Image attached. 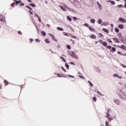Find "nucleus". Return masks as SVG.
I'll list each match as a JSON object with an SVG mask.
<instances>
[{
    "instance_id": "24",
    "label": "nucleus",
    "mask_w": 126,
    "mask_h": 126,
    "mask_svg": "<svg viewBox=\"0 0 126 126\" xmlns=\"http://www.w3.org/2000/svg\"><path fill=\"white\" fill-rule=\"evenodd\" d=\"M118 36L119 39H121V38H122V32H119Z\"/></svg>"
},
{
    "instance_id": "13",
    "label": "nucleus",
    "mask_w": 126,
    "mask_h": 126,
    "mask_svg": "<svg viewBox=\"0 0 126 126\" xmlns=\"http://www.w3.org/2000/svg\"><path fill=\"white\" fill-rule=\"evenodd\" d=\"M88 28L90 30V31H93L94 32H95V29H93L92 27H89Z\"/></svg>"
},
{
    "instance_id": "11",
    "label": "nucleus",
    "mask_w": 126,
    "mask_h": 126,
    "mask_svg": "<svg viewBox=\"0 0 126 126\" xmlns=\"http://www.w3.org/2000/svg\"><path fill=\"white\" fill-rule=\"evenodd\" d=\"M3 82L4 83V84H5L4 85L5 86H7V85H8L9 84V83H8V81H7L6 80H4Z\"/></svg>"
},
{
    "instance_id": "2",
    "label": "nucleus",
    "mask_w": 126,
    "mask_h": 126,
    "mask_svg": "<svg viewBox=\"0 0 126 126\" xmlns=\"http://www.w3.org/2000/svg\"><path fill=\"white\" fill-rule=\"evenodd\" d=\"M84 3L88 6H92L93 5V1L92 0H86Z\"/></svg>"
},
{
    "instance_id": "19",
    "label": "nucleus",
    "mask_w": 126,
    "mask_h": 126,
    "mask_svg": "<svg viewBox=\"0 0 126 126\" xmlns=\"http://www.w3.org/2000/svg\"><path fill=\"white\" fill-rule=\"evenodd\" d=\"M97 3L100 9H102V5H101V4H100V3H99V2L98 1L97 2Z\"/></svg>"
},
{
    "instance_id": "21",
    "label": "nucleus",
    "mask_w": 126,
    "mask_h": 126,
    "mask_svg": "<svg viewBox=\"0 0 126 126\" xmlns=\"http://www.w3.org/2000/svg\"><path fill=\"white\" fill-rule=\"evenodd\" d=\"M63 35H64V36H67V37L69 36V35H68L67 32H63Z\"/></svg>"
},
{
    "instance_id": "5",
    "label": "nucleus",
    "mask_w": 126,
    "mask_h": 126,
    "mask_svg": "<svg viewBox=\"0 0 126 126\" xmlns=\"http://www.w3.org/2000/svg\"><path fill=\"white\" fill-rule=\"evenodd\" d=\"M114 76H115V77H117V78H119V79H123V76H119V74H118L117 73H115Z\"/></svg>"
},
{
    "instance_id": "60",
    "label": "nucleus",
    "mask_w": 126,
    "mask_h": 126,
    "mask_svg": "<svg viewBox=\"0 0 126 126\" xmlns=\"http://www.w3.org/2000/svg\"><path fill=\"white\" fill-rule=\"evenodd\" d=\"M29 12L32 15H33V12H32V11H31V10H29Z\"/></svg>"
},
{
    "instance_id": "28",
    "label": "nucleus",
    "mask_w": 126,
    "mask_h": 126,
    "mask_svg": "<svg viewBox=\"0 0 126 126\" xmlns=\"http://www.w3.org/2000/svg\"><path fill=\"white\" fill-rule=\"evenodd\" d=\"M98 24H102V20L101 19H99L98 20Z\"/></svg>"
},
{
    "instance_id": "40",
    "label": "nucleus",
    "mask_w": 126,
    "mask_h": 126,
    "mask_svg": "<svg viewBox=\"0 0 126 126\" xmlns=\"http://www.w3.org/2000/svg\"><path fill=\"white\" fill-rule=\"evenodd\" d=\"M88 83H89L90 86H93V84H92V83H91V81H88Z\"/></svg>"
},
{
    "instance_id": "10",
    "label": "nucleus",
    "mask_w": 126,
    "mask_h": 126,
    "mask_svg": "<svg viewBox=\"0 0 126 126\" xmlns=\"http://www.w3.org/2000/svg\"><path fill=\"white\" fill-rule=\"evenodd\" d=\"M112 39L113 40H114V42H115V43H120V40H119V39L117 38H113Z\"/></svg>"
},
{
    "instance_id": "14",
    "label": "nucleus",
    "mask_w": 126,
    "mask_h": 126,
    "mask_svg": "<svg viewBox=\"0 0 126 126\" xmlns=\"http://www.w3.org/2000/svg\"><path fill=\"white\" fill-rule=\"evenodd\" d=\"M90 38H91L92 39H96V35L93 34V35H91L90 36Z\"/></svg>"
},
{
    "instance_id": "8",
    "label": "nucleus",
    "mask_w": 126,
    "mask_h": 126,
    "mask_svg": "<svg viewBox=\"0 0 126 126\" xmlns=\"http://www.w3.org/2000/svg\"><path fill=\"white\" fill-rule=\"evenodd\" d=\"M49 35H50V37H52V39L53 40H55L56 42H58V40H57L55 38V35H54V34H52L50 33H49Z\"/></svg>"
},
{
    "instance_id": "12",
    "label": "nucleus",
    "mask_w": 126,
    "mask_h": 126,
    "mask_svg": "<svg viewBox=\"0 0 126 126\" xmlns=\"http://www.w3.org/2000/svg\"><path fill=\"white\" fill-rule=\"evenodd\" d=\"M110 52H112V53H115L116 52V48L112 47L111 49L110 50Z\"/></svg>"
},
{
    "instance_id": "36",
    "label": "nucleus",
    "mask_w": 126,
    "mask_h": 126,
    "mask_svg": "<svg viewBox=\"0 0 126 126\" xmlns=\"http://www.w3.org/2000/svg\"><path fill=\"white\" fill-rule=\"evenodd\" d=\"M91 22L92 23H94V24L95 23V20H94L93 19H91Z\"/></svg>"
},
{
    "instance_id": "43",
    "label": "nucleus",
    "mask_w": 126,
    "mask_h": 126,
    "mask_svg": "<svg viewBox=\"0 0 126 126\" xmlns=\"http://www.w3.org/2000/svg\"><path fill=\"white\" fill-rule=\"evenodd\" d=\"M61 68L63 69V71L66 72V70H65V69H64V68L63 66H62Z\"/></svg>"
},
{
    "instance_id": "25",
    "label": "nucleus",
    "mask_w": 126,
    "mask_h": 126,
    "mask_svg": "<svg viewBox=\"0 0 126 126\" xmlns=\"http://www.w3.org/2000/svg\"><path fill=\"white\" fill-rule=\"evenodd\" d=\"M67 19L70 22L72 21V19H71V18H70V17H69V16H67Z\"/></svg>"
},
{
    "instance_id": "48",
    "label": "nucleus",
    "mask_w": 126,
    "mask_h": 126,
    "mask_svg": "<svg viewBox=\"0 0 126 126\" xmlns=\"http://www.w3.org/2000/svg\"><path fill=\"white\" fill-rule=\"evenodd\" d=\"M110 2H111V3L113 5L116 4V3H115V1H110Z\"/></svg>"
},
{
    "instance_id": "3",
    "label": "nucleus",
    "mask_w": 126,
    "mask_h": 126,
    "mask_svg": "<svg viewBox=\"0 0 126 126\" xmlns=\"http://www.w3.org/2000/svg\"><path fill=\"white\" fill-rule=\"evenodd\" d=\"M117 47L120 48V49H123V50H125V51H126V46L124 45H122L121 46L118 45Z\"/></svg>"
},
{
    "instance_id": "49",
    "label": "nucleus",
    "mask_w": 126,
    "mask_h": 126,
    "mask_svg": "<svg viewBox=\"0 0 126 126\" xmlns=\"http://www.w3.org/2000/svg\"><path fill=\"white\" fill-rule=\"evenodd\" d=\"M67 76H68L69 77H72V78H74V76L70 75H67Z\"/></svg>"
},
{
    "instance_id": "56",
    "label": "nucleus",
    "mask_w": 126,
    "mask_h": 126,
    "mask_svg": "<svg viewBox=\"0 0 126 126\" xmlns=\"http://www.w3.org/2000/svg\"><path fill=\"white\" fill-rule=\"evenodd\" d=\"M99 34L100 36H101V37H104V35L101 33H99Z\"/></svg>"
},
{
    "instance_id": "44",
    "label": "nucleus",
    "mask_w": 126,
    "mask_h": 126,
    "mask_svg": "<svg viewBox=\"0 0 126 126\" xmlns=\"http://www.w3.org/2000/svg\"><path fill=\"white\" fill-rule=\"evenodd\" d=\"M20 6H24V5H25V4L24 3H20Z\"/></svg>"
},
{
    "instance_id": "46",
    "label": "nucleus",
    "mask_w": 126,
    "mask_h": 126,
    "mask_svg": "<svg viewBox=\"0 0 126 126\" xmlns=\"http://www.w3.org/2000/svg\"><path fill=\"white\" fill-rule=\"evenodd\" d=\"M121 66H123V67H124V68H126V66L124 64H121Z\"/></svg>"
},
{
    "instance_id": "58",
    "label": "nucleus",
    "mask_w": 126,
    "mask_h": 126,
    "mask_svg": "<svg viewBox=\"0 0 126 126\" xmlns=\"http://www.w3.org/2000/svg\"><path fill=\"white\" fill-rule=\"evenodd\" d=\"M57 75L58 76H59V77H62V76H61V74L60 73H58Z\"/></svg>"
},
{
    "instance_id": "15",
    "label": "nucleus",
    "mask_w": 126,
    "mask_h": 126,
    "mask_svg": "<svg viewBox=\"0 0 126 126\" xmlns=\"http://www.w3.org/2000/svg\"><path fill=\"white\" fill-rule=\"evenodd\" d=\"M118 27L120 29H124V25L123 24H120L118 25Z\"/></svg>"
},
{
    "instance_id": "53",
    "label": "nucleus",
    "mask_w": 126,
    "mask_h": 126,
    "mask_svg": "<svg viewBox=\"0 0 126 126\" xmlns=\"http://www.w3.org/2000/svg\"><path fill=\"white\" fill-rule=\"evenodd\" d=\"M117 54H118V55H123V53H122L121 52H120V51H118V52H117Z\"/></svg>"
},
{
    "instance_id": "41",
    "label": "nucleus",
    "mask_w": 126,
    "mask_h": 126,
    "mask_svg": "<svg viewBox=\"0 0 126 126\" xmlns=\"http://www.w3.org/2000/svg\"><path fill=\"white\" fill-rule=\"evenodd\" d=\"M70 35L71 36L72 38H74V39H76V38H77L76 36H74V35H72L71 33H70Z\"/></svg>"
},
{
    "instance_id": "59",
    "label": "nucleus",
    "mask_w": 126,
    "mask_h": 126,
    "mask_svg": "<svg viewBox=\"0 0 126 126\" xmlns=\"http://www.w3.org/2000/svg\"><path fill=\"white\" fill-rule=\"evenodd\" d=\"M2 89V85H1V84H0V89Z\"/></svg>"
},
{
    "instance_id": "30",
    "label": "nucleus",
    "mask_w": 126,
    "mask_h": 126,
    "mask_svg": "<svg viewBox=\"0 0 126 126\" xmlns=\"http://www.w3.org/2000/svg\"><path fill=\"white\" fill-rule=\"evenodd\" d=\"M45 42L47 43V44H50V41H49V39H46L45 40Z\"/></svg>"
},
{
    "instance_id": "42",
    "label": "nucleus",
    "mask_w": 126,
    "mask_h": 126,
    "mask_svg": "<svg viewBox=\"0 0 126 126\" xmlns=\"http://www.w3.org/2000/svg\"><path fill=\"white\" fill-rule=\"evenodd\" d=\"M66 48L68 49V50H70L71 48H70V45H66Z\"/></svg>"
},
{
    "instance_id": "20",
    "label": "nucleus",
    "mask_w": 126,
    "mask_h": 126,
    "mask_svg": "<svg viewBox=\"0 0 126 126\" xmlns=\"http://www.w3.org/2000/svg\"><path fill=\"white\" fill-rule=\"evenodd\" d=\"M57 29L59 31H63V29L62 28H60V27H57Z\"/></svg>"
},
{
    "instance_id": "26",
    "label": "nucleus",
    "mask_w": 126,
    "mask_h": 126,
    "mask_svg": "<svg viewBox=\"0 0 126 126\" xmlns=\"http://www.w3.org/2000/svg\"><path fill=\"white\" fill-rule=\"evenodd\" d=\"M29 5H31L32 7H35V6H36V5L34 3H30Z\"/></svg>"
},
{
    "instance_id": "23",
    "label": "nucleus",
    "mask_w": 126,
    "mask_h": 126,
    "mask_svg": "<svg viewBox=\"0 0 126 126\" xmlns=\"http://www.w3.org/2000/svg\"><path fill=\"white\" fill-rule=\"evenodd\" d=\"M107 118L108 119V120L110 123H111V121H113V119L110 117H107Z\"/></svg>"
},
{
    "instance_id": "4",
    "label": "nucleus",
    "mask_w": 126,
    "mask_h": 126,
    "mask_svg": "<svg viewBox=\"0 0 126 126\" xmlns=\"http://www.w3.org/2000/svg\"><path fill=\"white\" fill-rule=\"evenodd\" d=\"M120 22H122V23H126V19H123V18L121 17L119 18Z\"/></svg>"
},
{
    "instance_id": "29",
    "label": "nucleus",
    "mask_w": 126,
    "mask_h": 126,
    "mask_svg": "<svg viewBox=\"0 0 126 126\" xmlns=\"http://www.w3.org/2000/svg\"><path fill=\"white\" fill-rule=\"evenodd\" d=\"M60 7H61V9H62V10H63V11H66V9H65V8H64V7H63L62 6H60Z\"/></svg>"
},
{
    "instance_id": "55",
    "label": "nucleus",
    "mask_w": 126,
    "mask_h": 126,
    "mask_svg": "<svg viewBox=\"0 0 126 126\" xmlns=\"http://www.w3.org/2000/svg\"><path fill=\"white\" fill-rule=\"evenodd\" d=\"M18 34H20V35H22V33L21 32H20V31L18 32Z\"/></svg>"
},
{
    "instance_id": "50",
    "label": "nucleus",
    "mask_w": 126,
    "mask_h": 126,
    "mask_svg": "<svg viewBox=\"0 0 126 126\" xmlns=\"http://www.w3.org/2000/svg\"><path fill=\"white\" fill-rule=\"evenodd\" d=\"M84 26H86V27H89V25L87 23L84 24Z\"/></svg>"
},
{
    "instance_id": "1",
    "label": "nucleus",
    "mask_w": 126,
    "mask_h": 126,
    "mask_svg": "<svg viewBox=\"0 0 126 126\" xmlns=\"http://www.w3.org/2000/svg\"><path fill=\"white\" fill-rule=\"evenodd\" d=\"M117 93L121 99L122 100H126V96L125 93L123 92L122 91H117Z\"/></svg>"
},
{
    "instance_id": "64",
    "label": "nucleus",
    "mask_w": 126,
    "mask_h": 126,
    "mask_svg": "<svg viewBox=\"0 0 126 126\" xmlns=\"http://www.w3.org/2000/svg\"><path fill=\"white\" fill-rule=\"evenodd\" d=\"M122 6H123V5H119L118 6V7H122Z\"/></svg>"
},
{
    "instance_id": "45",
    "label": "nucleus",
    "mask_w": 126,
    "mask_h": 126,
    "mask_svg": "<svg viewBox=\"0 0 126 126\" xmlns=\"http://www.w3.org/2000/svg\"><path fill=\"white\" fill-rule=\"evenodd\" d=\"M26 7L27 8H29V9H30V10H32V8L30 7V6H29L28 5H26Z\"/></svg>"
},
{
    "instance_id": "54",
    "label": "nucleus",
    "mask_w": 126,
    "mask_h": 126,
    "mask_svg": "<svg viewBox=\"0 0 126 126\" xmlns=\"http://www.w3.org/2000/svg\"><path fill=\"white\" fill-rule=\"evenodd\" d=\"M73 19H74V20H77V18H76V17H73Z\"/></svg>"
},
{
    "instance_id": "38",
    "label": "nucleus",
    "mask_w": 126,
    "mask_h": 126,
    "mask_svg": "<svg viewBox=\"0 0 126 126\" xmlns=\"http://www.w3.org/2000/svg\"><path fill=\"white\" fill-rule=\"evenodd\" d=\"M105 126H110V124H109V123L108 122V121H106V122H105Z\"/></svg>"
},
{
    "instance_id": "34",
    "label": "nucleus",
    "mask_w": 126,
    "mask_h": 126,
    "mask_svg": "<svg viewBox=\"0 0 126 126\" xmlns=\"http://www.w3.org/2000/svg\"><path fill=\"white\" fill-rule=\"evenodd\" d=\"M41 34L43 36H46V32H42Z\"/></svg>"
},
{
    "instance_id": "62",
    "label": "nucleus",
    "mask_w": 126,
    "mask_h": 126,
    "mask_svg": "<svg viewBox=\"0 0 126 126\" xmlns=\"http://www.w3.org/2000/svg\"><path fill=\"white\" fill-rule=\"evenodd\" d=\"M30 43H32V42H33V39H30Z\"/></svg>"
},
{
    "instance_id": "52",
    "label": "nucleus",
    "mask_w": 126,
    "mask_h": 126,
    "mask_svg": "<svg viewBox=\"0 0 126 126\" xmlns=\"http://www.w3.org/2000/svg\"><path fill=\"white\" fill-rule=\"evenodd\" d=\"M35 41H36V43H39V42H40V40H39V39H36Z\"/></svg>"
},
{
    "instance_id": "63",
    "label": "nucleus",
    "mask_w": 126,
    "mask_h": 126,
    "mask_svg": "<svg viewBox=\"0 0 126 126\" xmlns=\"http://www.w3.org/2000/svg\"><path fill=\"white\" fill-rule=\"evenodd\" d=\"M110 26H111V27L112 28H113V27H114V25H113V24H111L110 25Z\"/></svg>"
},
{
    "instance_id": "22",
    "label": "nucleus",
    "mask_w": 126,
    "mask_h": 126,
    "mask_svg": "<svg viewBox=\"0 0 126 126\" xmlns=\"http://www.w3.org/2000/svg\"><path fill=\"white\" fill-rule=\"evenodd\" d=\"M115 32H116V33H119L120 30H119V29L118 28H115L114 29Z\"/></svg>"
},
{
    "instance_id": "39",
    "label": "nucleus",
    "mask_w": 126,
    "mask_h": 126,
    "mask_svg": "<svg viewBox=\"0 0 126 126\" xmlns=\"http://www.w3.org/2000/svg\"><path fill=\"white\" fill-rule=\"evenodd\" d=\"M106 48L107 49H109L111 50V49L112 48V46H111L110 45L106 46Z\"/></svg>"
},
{
    "instance_id": "57",
    "label": "nucleus",
    "mask_w": 126,
    "mask_h": 126,
    "mask_svg": "<svg viewBox=\"0 0 126 126\" xmlns=\"http://www.w3.org/2000/svg\"><path fill=\"white\" fill-rule=\"evenodd\" d=\"M99 41L100 42V44H101V43H102V44H103V42H104V41H102V40H101V39H99Z\"/></svg>"
},
{
    "instance_id": "35",
    "label": "nucleus",
    "mask_w": 126,
    "mask_h": 126,
    "mask_svg": "<svg viewBox=\"0 0 126 126\" xmlns=\"http://www.w3.org/2000/svg\"><path fill=\"white\" fill-rule=\"evenodd\" d=\"M15 2H14L13 3H12L11 4V6L12 7H14V5H15Z\"/></svg>"
},
{
    "instance_id": "31",
    "label": "nucleus",
    "mask_w": 126,
    "mask_h": 126,
    "mask_svg": "<svg viewBox=\"0 0 126 126\" xmlns=\"http://www.w3.org/2000/svg\"><path fill=\"white\" fill-rule=\"evenodd\" d=\"M65 66L66 67L67 69H69V65L67 64V63H65Z\"/></svg>"
},
{
    "instance_id": "33",
    "label": "nucleus",
    "mask_w": 126,
    "mask_h": 126,
    "mask_svg": "<svg viewBox=\"0 0 126 126\" xmlns=\"http://www.w3.org/2000/svg\"><path fill=\"white\" fill-rule=\"evenodd\" d=\"M97 94H98V95L100 96H104V94H102L99 91H97Z\"/></svg>"
},
{
    "instance_id": "32",
    "label": "nucleus",
    "mask_w": 126,
    "mask_h": 126,
    "mask_svg": "<svg viewBox=\"0 0 126 126\" xmlns=\"http://www.w3.org/2000/svg\"><path fill=\"white\" fill-rule=\"evenodd\" d=\"M60 58H61V59H62V60H63V62H64V63L66 62V60H65V59H64V58H63V57H61Z\"/></svg>"
},
{
    "instance_id": "27",
    "label": "nucleus",
    "mask_w": 126,
    "mask_h": 126,
    "mask_svg": "<svg viewBox=\"0 0 126 126\" xmlns=\"http://www.w3.org/2000/svg\"><path fill=\"white\" fill-rule=\"evenodd\" d=\"M102 31H103L104 32H106V33H109L108 31L106 29H103Z\"/></svg>"
},
{
    "instance_id": "6",
    "label": "nucleus",
    "mask_w": 126,
    "mask_h": 126,
    "mask_svg": "<svg viewBox=\"0 0 126 126\" xmlns=\"http://www.w3.org/2000/svg\"><path fill=\"white\" fill-rule=\"evenodd\" d=\"M114 101L116 105H120V100L119 99H114Z\"/></svg>"
},
{
    "instance_id": "16",
    "label": "nucleus",
    "mask_w": 126,
    "mask_h": 126,
    "mask_svg": "<svg viewBox=\"0 0 126 126\" xmlns=\"http://www.w3.org/2000/svg\"><path fill=\"white\" fill-rule=\"evenodd\" d=\"M102 44L103 45V46H104V47H107V45H108V43H107V42L106 41H103L102 42Z\"/></svg>"
},
{
    "instance_id": "9",
    "label": "nucleus",
    "mask_w": 126,
    "mask_h": 126,
    "mask_svg": "<svg viewBox=\"0 0 126 126\" xmlns=\"http://www.w3.org/2000/svg\"><path fill=\"white\" fill-rule=\"evenodd\" d=\"M21 2H22V1H21V0H16V2H15V5H18V4H19V3H21Z\"/></svg>"
},
{
    "instance_id": "37",
    "label": "nucleus",
    "mask_w": 126,
    "mask_h": 126,
    "mask_svg": "<svg viewBox=\"0 0 126 126\" xmlns=\"http://www.w3.org/2000/svg\"><path fill=\"white\" fill-rule=\"evenodd\" d=\"M93 99L94 102H96V101L97 100V98H96V97L95 96L93 97Z\"/></svg>"
},
{
    "instance_id": "47",
    "label": "nucleus",
    "mask_w": 126,
    "mask_h": 126,
    "mask_svg": "<svg viewBox=\"0 0 126 126\" xmlns=\"http://www.w3.org/2000/svg\"><path fill=\"white\" fill-rule=\"evenodd\" d=\"M108 42H109V43H111L112 44V43H113V41H112V40H111L110 39H108L107 40Z\"/></svg>"
},
{
    "instance_id": "61",
    "label": "nucleus",
    "mask_w": 126,
    "mask_h": 126,
    "mask_svg": "<svg viewBox=\"0 0 126 126\" xmlns=\"http://www.w3.org/2000/svg\"><path fill=\"white\" fill-rule=\"evenodd\" d=\"M41 18H38V20L39 21L40 23L42 22V21L41 20Z\"/></svg>"
},
{
    "instance_id": "7",
    "label": "nucleus",
    "mask_w": 126,
    "mask_h": 126,
    "mask_svg": "<svg viewBox=\"0 0 126 126\" xmlns=\"http://www.w3.org/2000/svg\"><path fill=\"white\" fill-rule=\"evenodd\" d=\"M65 7L68 9V10H69V11H71V12H75V10L68 7V6H66Z\"/></svg>"
},
{
    "instance_id": "51",
    "label": "nucleus",
    "mask_w": 126,
    "mask_h": 126,
    "mask_svg": "<svg viewBox=\"0 0 126 126\" xmlns=\"http://www.w3.org/2000/svg\"><path fill=\"white\" fill-rule=\"evenodd\" d=\"M79 77H80V78H82V79H84L85 80V78H84V77L82 76H79Z\"/></svg>"
},
{
    "instance_id": "18",
    "label": "nucleus",
    "mask_w": 126,
    "mask_h": 126,
    "mask_svg": "<svg viewBox=\"0 0 126 126\" xmlns=\"http://www.w3.org/2000/svg\"><path fill=\"white\" fill-rule=\"evenodd\" d=\"M71 57H72L73 58H77V56H76V55H75V54L73 52L72 53Z\"/></svg>"
},
{
    "instance_id": "17",
    "label": "nucleus",
    "mask_w": 126,
    "mask_h": 126,
    "mask_svg": "<svg viewBox=\"0 0 126 126\" xmlns=\"http://www.w3.org/2000/svg\"><path fill=\"white\" fill-rule=\"evenodd\" d=\"M109 117H111V115H110V113H109V112H107L106 113V116H105V118H108Z\"/></svg>"
}]
</instances>
